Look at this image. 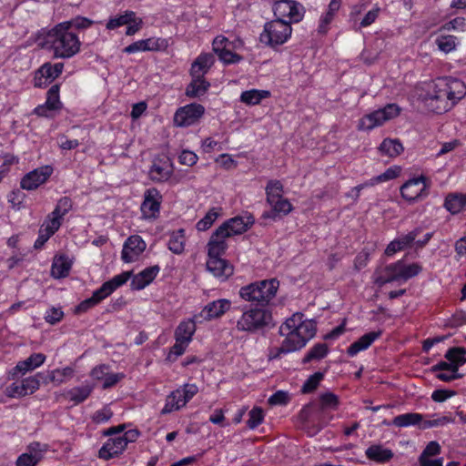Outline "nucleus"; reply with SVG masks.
I'll return each mask as SVG.
<instances>
[{
  "label": "nucleus",
  "instance_id": "1",
  "mask_svg": "<svg viewBox=\"0 0 466 466\" xmlns=\"http://www.w3.org/2000/svg\"><path fill=\"white\" fill-rule=\"evenodd\" d=\"M466 96L465 84L454 77H440L415 86L413 99L432 113L442 114L451 109Z\"/></svg>",
  "mask_w": 466,
  "mask_h": 466
},
{
  "label": "nucleus",
  "instance_id": "2",
  "mask_svg": "<svg viewBox=\"0 0 466 466\" xmlns=\"http://www.w3.org/2000/svg\"><path fill=\"white\" fill-rule=\"evenodd\" d=\"M302 313H294L280 327L279 334L285 336L281 346L278 349V353H289L302 349L309 340L316 335L317 323L313 319H304Z\"/></svg>",
  "mask_w": 466,
  "mask_h": 466
},
{
  "label": "nucleus",
  "instance_id": "3",
  "mask_svg": "<svg viewBox=\"0 0 466 466\" xmlns=\"http://www.w3.org/2000/svg\"><path fill=\"white\" fill-rule=\"evenodd\" d=\"M68 23H59L46 34L43 47L53 51L55 58L67 59L80 51L77 35L67 29Z\"/></svg>",
  "mask_w": 466,
  "mask_h": 466
},
{
  "label": "nucleus",
  "instance_id": "4",
  "mask_svg": "<svg viewBox=\"0 0 466 466\" xmlns=\"http://www.w3.org/2000/svg\"><path fill=\"white\" fill-rule=\"evenodd\" d=\"M279 287L277 279L256 281L240 288L239 297L252 306L268 308Z\"/></svg>",
  "mask_w": 466,
  "mask_h": 466
},
{
  "label": "nucleus",
  "instance_id": "5",
  "mask_svg": "<svg viewBox=\"0 0 466 466\" xmlns=\"http://www.w3.org/2000/svg\"><path fill=\"white\" fill-rule=\"evenodd\" d=\"M275 324L269 308L253 306L245 307L238 319L236 328L238 331L256 333Z\"/></svg>",
  "mask_w": 466,
  "mask_h": 466
},
{
  "label": "nucleus",
  "instance_id": "6",
  "mask_svg": "<svg viewBox=\"0 0 466 466\" xmlns=\"http://www.w3.org/2000/svg\"><path fill=\"white\" fill-rule=\"evenodd\" d=\"M292 27L289 22L276 18L264 25V29L259 35L260 43L276 48L285 44L290 37Z\"/></svg>",
  "mask_w": 466,
  "mask_h": 466
},
{
  "label": "nucleus",
  "instance_id": "7",
  "mask_svg": "<svg viewBox=\"0 0 466 466\" xmlns=\"http://www.w3.org/2000/svg\"><path fill=\"white\" fill-rule=\"evenodd\" d=\"M374 283L381 287L386 283L399 284L408 280V262L402 258L385 267H379L373 273Z\"/></svg>",
  "mask_w": 466,
  "mask_h": 466
},
{
  "label": "nucleus",
  "instance_id": "8",
  "mask_svg": "<svg viewBox=\"0 0 466 466\" xmlns=\"http://www.w3.org/2000/svg\"><path fill=\"white\" fill-rule=\"evenodd\" d=\"M400 113V108L397 104H388L384 107L374 110L360 118L359 129L372 130L377 127L382 126L385 122L395 118Z\"/></svg>",
  "mask_w": 466,
  "mask_h": 466
},
{
  "label": "nucleus",
  "instance_id": "9",
  "mask_svg": "<svg viewBox=\"0 0 466 466\" xmlns=\"http://www.w3.org/2000/svg\"><path fill=\"white\" fill-rule=\"evenodd\" d=\"M253 223L254 218L252 215L246 217L237 216L221 224L216 229V235H222V237L228 238L234 235H240L247 231Z\"/></svg>",
  "mask_w": 466,
  "mask_h": 466
},
{
  "label": "nucleus",
  "instance_id": "10",
  "mask_svg": "<svg viewBox=\"0 0 466 466\" xmlns=\"http://www.w3.org/2000/svg\"><path fill=\"white\" fill-rule=\"evenodd\" d=\"M205 113L200 104L192 103L179 107L174 116V123L177 127H189L195 124Z\"/></svg>",
  "mask_w": 466,
  "mask_h": 466
},
{
  "label": "nucleus",
  "instance_id": "11",
  "mask_svg": "<svg viewBox=\"0 0 466 466\" xmlns=\"http://www.w3.org/2000/svg\"><path fill=\"white\" fill-rule=\"evenodd\" d=\"M230 300L226 299L211 301L199 313L195 314V320L203 323L204 321L218 319L230 309Z\"/></svg>",
  "mask_w": 466,
  "mask_h": 466
},
{
  "label": "nucleus",
  "instance_id": "12",
  "mask_svg": "<svg viewBox=\"0 0 466 466\" xmlns=\"http://www.w3.org/2000/svg\"><path fill=\"white\" fill-rule=\"evenodd\" d=\"M161 201L162 196L157 188L147 189L144 194V201L140 207L143 217L146 218H156L159 213Z\"/></svg>",
  "mask_w": 466,
  "mask_h": 466
},
{
  "label": "nucleus",
  "instance_id": "13",
  "mask_svg": "<svg viewBox=\"0 0 466 466\" xmlns=\"http://www.w3.org/2000/svg\"><path fill=\"white\" fill-rule=\"evenodd\" d=\"M52 167L45 166L27 173L21 180L23 189L34 190L44 184L52 174Z\"/></svg>",
  "mask_w": 466,
  "mask_h": 466
},
{
  "label": "nucleus",
  "instance_id": "14",
  "mask_svg": "<svg viewBox=\"0 0 466 466\" xmlns=\"http://www.w3.org/2000/svg\"><path fill=\"white\" fill-rule=\"evenodd\" d=\"M145 248L146 243L139 236H130L124 244L121 258L127 263L133 262Z\"/></svg>",
  "mask_w": 466,
  "mask_h": 466
},
{
  "label": "nucleus",
  "instance_id": "15",
  "mask_svg": "<svg viewBox=\"0 0 466 466\" xmlns=\"http://www.w3.org/2000/svg\"><path fill=\"white\" fill-rule=\"evenodd\" d=\"M431 185V179L423 175L410 177V204L425 198Z\"/></svg>",
  "mask_w": 466,
  "mask_h": 466
},
{
  "label": "nucleus",
  "instance_id": "16",
  "mask_svg": "<svg viewBox=\"0 0 466 466\" xmlns=\"http://www.w3.org/2000/svg\"><path fill=\"white\" fill-rule=\"evenodd\" d=\"M64 65L62 63H50L44 64L36 72L35 77V86L42 87L46 85V82H51L62 73Z\"/></svg>",
  "mask_w": 466,
  "mask_h": 466
},
{
  "label": "nucleus",
  "instance_id": "17",
  "mask_svg": "<svg viewBox=\"0 0 466 466\" xmlns=\"http://www.w3.org/2000/svg\"><path fill=\"white\" fill-rule=\"evenodd\" d=\"M339 404V398L332 392H325L319 396L318 404H309L302 409L300 417L307 419L309 409H315L317 411L324 412L326 410H336Z\"/></svg>",
  "mask_w": 466,
  "mask_h": 466
},
{
  "label": "nucleus",
  "instance_id": "18",
  "mask_svg": "<svg viewBox=\"0 0 466 466\" xmlns=\"http://www.w3.org/2000/svg\"><path fill=\"white\" fill-rule=\"evenodd\" d=\"M267 202L271 207V209L265 211L262 214L261 218L263 219H271L275 221L288 215L292 210V205L287 198H277L274 200L271 199L268 200Z\"/></svg>",
  "mask_w": 466,
  "mask_h": 466
},
{
  "label": "nucleus",
  "instance_id": "19",
  "mask_svg": "<svg viewBox=\"0 0 466 466\" xmlns=\"http://www.w3.org/2000/svg\"><path fill=\"white\" fill-rule=\"evenodd\" d=\"M207 269L222 281L228 279L234 271L233 266L221 258H208Z\"/></svg>",
  "mask_w": 466,
  "mask_h": 466
},
{
  "label": "nucleus",
  "instance_id": "20",
  "mask_svg": "<svg viewBox=\"0 0 466 466\" xmlns=\"http://www.w3.org/2000/svg\"><path fill=\"white\" fill-rule=\"evenodd\" d=\"M126 448V442L122 441L120 436L110 438L98 451V457L107 461L121 454Z\"/></svg>",
  "mask_w": 466,
  "mask_h": 466
},
{
  "label": "nucleus",
  "instance_id": "21",
  "mask_svg": "<svg viewBox=\"0 0 466 466\" xmlns=\"http://www.w3.org/2000/svg\"><path fill=\"white\" fill-rule=\"evenodd\" d=\"M46 360V355L43 353H33L25 360L19 361L13 369L12 376L15 377L16 372L25 374L40 367Z\"/></svg>",
  "mask_w": 466,
  "mask_h": 466
},
{
  "label": "nucleus",
  "instance_id": "22",
  "mask_svg": "<svg viewBox=\"0 0 466 466\" xmlns=\"http://www.w3.org/2000/svg\"><path fill=\"white\" fill-rule=\"evenodd\" d=\"M381 333V330H378L364 334L348 348V355L353 357L360 351L368 349L377 339L380 337Z\"/></svg>",
  "mask_w": 466,
  "mask_h": 466
},
{
  "label": "nucleus",
  "instance_id": "23",
  "mask_svg": "<svg viewBox=\"0 0 466 466\" xmlns=\"http://www.w3.org/2000/svg\"><path fill=\"white\" fill-rule=\"evenodd\" d=\"M172 173L173 168L171 164L162 160L154 161L149 169L150 178L157 182L167 181L171 177Z\"/></svg>",
  "mask_w": 466,
  "mask_h": 466
},
{
  "label": "nucleus",
  "instance_id": "24",
  "mask_svg": "<svg viewBox=\"0 0 466 466\" xmlns=\"http://www.w3.org/2000/svg\"><path fill=\"white\" fill-rule=\"evenodd\" d=\"M192 81L187 85L186 88V96L188 97H199L206 94L208 87L210 86L202 75H191Z\"/></svg>",
  "mask_w": 466,
  "mask_h": 466
},
{
  "label": "nucleus",
  "instance_id": "25",
  "mask_svg": "<svg viewBox=\"0 0 466 466\" xmlns=\"http://www.w3.org/2000/svg\"><path fill=\"white\" fill-rule=\"evenodd\" d=\"M228 237H222V235H216V230L212 234L208 243V258H220L228 248L225 239Z\"/></svg>",
  "mask_w": 466,
  "mask_h": 466
},
{
  "label": "nucleus",
  "instance_id": "26",
  "mask_svg": "<svg viewBox=\"0 0 466 466\" xmlns=\"http://www.w3.org/2000/svg\"><path fill=\"white\" fill-rule=\"evenodd\" d=\"M365 455L370 461L384 463L393 457V452L390 449L383 448L382 445L374 444L366 450Z\"/></svg>",
  "mask_w": 466,
  "mask_h": 466
},
{
  "label": "nucleus",
  "instance_id": "27",
  "mask_svg": "<svg viewBox=\"0 0 466 466\" xmlns=\"http://www.w3.org/2000/svg\"><path fill=\"white\" fill-rule=\"evenodd\" d=\"M197 323H198V321L195 320V315L192 319L187 321H182L176 329V340H181L189 343L192 339V336L196 331Z\"/></svg>",
  "mask_w": 466,
  "mask_h": 466
},
{
  "label": "nucleus",
  "instance_id": "28",
  "mask_svg": "<svg viewBox=\"0 0 466 466\" xmlns=\"http://www.w3.org/2000/svg\"><path fill=\"white\" fill-rule=\"evenodd\" d=\"M182 392L183 390L181 389H177L167 396L166 405L162 410L163 414L179 410L187 403V398H185Z\"/></svg>",
  "mask_w": 466,
  "mask_h": 466
},
{
  "label": "nucleus",
  "instance_id": "29",
  "mask_svg": "<svg viewBox=\"0 0 466 466\" xmlns=\"http://www.w3.org/2000/svg\"><path fill=\"white\" fill-rule=\"evenodd\" d=\"M433 232H424L423 228L419 227L410 231V250L422 248L432 238Z\"/></svg>",
  "mask_w": 466,
  "mask_h": 466
},
{
  "label": "nucleus",
  "instance_id": "30",
  "mask_svg": "<svg viewBox=\"0 0 466 466\" xmlns=\"http://www.w3.org/2000/svg\"><path fill=\"white\" fill-rule=\"evenodd\" d=\"M215 62L214 56L210 53L201 54L198 56V58L194 61L191 66L190 74L191 75H204L208 71V69L213 66Z\"/></svg>",
  "mask_w": 466,
  "mask_h": 466
},
{
  "label": "nucleus",
  "instance_id": "31",
  "mask_svg": "<svg viewBox=\"0 0 466 466\" xmlns=\"http://www.w3.org/2000/svg\"><path fill=\"white\" fill-rule=\"evenodd\" d=\"M132 276V271H124L112 278L110 280L106 281L99 288L106 297L113 293L117 288L124 285Z\"/></svg>",
  "mask_w": 466,
  "mask_h": 466
},
{
  "label": "nucleus",
  "instance_id": "32",
  "mask_svg": "<svg viewBox=\"0 0 466 466\" xmlns=\"http://www.w3.org/2000/svg\"><path fill=\"white\" fill-rule=\"evenodd\" d=\"M466 206V195L462 193L449 194L444 202V207L451 214L459 213Z\"/></svg>",
  "mask_w": 466,
  "mask_h": 466
},
{
  "label": "nucleus",
  "instance_id": "33",
  "mask_svg": "<svg viewBox=\"0 0 466 466\" xmlns=\"http://www.w3.org/2000/svg\"><path fill=\"white\" fill-rule=\"evenodd\" d=\"M71 265V261L65 256L55 258L52 264L51 275L55 279L65 278L69 274Z\"/></svg>",
  "mask_w": 466,
  "mask_h": 466
},
{
  "label": "nucleus",
  "instance_id": "34",
  "mask_svg": "<svg viewBox=\"0 0 466 466\" xmlns=\"http://www.w3.org/2000/svg\"><path fill=\"white\" fill-rule=\"evenodd\" d=\"M379 150L384 156L395 157L404 150V147L399 139L385 138L380 145Z\"/></svg>",
  "mask_w": 466,
  "mask_h": 466
},
{
  "label": "nucleus",
  "instance_id": "35",
  "mask_svg": "<svg viewBox=\"0 0 466 466\" xmlns=\"http://www.w3.org/2000/svg\"><path fill=\"white\" fill-rule=\"evenodd\" d=\"M270 96L267 90L250 89L241 93L240 101L248 106L258 105L262 99Z\"/></svg>",
  "mask_w": 466,
  "mask_h": 466
},
{
  "label": "nucleus",
  "instance_id": "36",
  "mask_svg": "<svg viewBox=\"0 0 466 466\" xmlns=\"http://www.w3.org/2000/svg\"><path fill=\"white\" fill-rule=\"evenodd\" d=\"M93 390V387L90 385H82L79 387H75L68 391H66V396L68 400L73 401L75 404L81 403L85 401L88 396L91 394Z\"/></svg>",
  "mask_w": 466,
  "mask_h": 466
},
{
  "label": "nucleus",
  "instance_id": "37",
  "mask_svg": "<svg viewBox=\"0 0 466 466\" xmlns=\"http://www.w3.org/2000/svg\"><path fill=\"white\" fill-rule=\"evenodd\" d=\"M168 249L175 254H181L185 248V230L178 229L170 235Z\"/></svg>",
  "mask_w": 466,
  "mask_h": 466
},
{
  "label": "nucleus",
  "instance_id": "38",
  "mask_svg": "<svg viewBox=\"0 0 466 466\" xmlns=\"http://www.w3.org/2000/svg\"><path fill=\"white\" fill-rule=\"evenodd\" d=\"M106 297L104 295L100 289L95 290L92 296L85 300H83L79 305L76 306L75 312L76 313H83L87 311L89 309L97 305L100 301H102Z\"/></svg>",
  "mask_w": 466,
  "mask_h": 466
},
{
  "label": "nucleus",
  "instance_id": "39",
  "mask_svg": "<svg viewBox=\"0 0 466 466\" xmlns=\"http://www.w3.org/2000/svg\"><path fill=\"white\" fill-rule=\"evenodd\" d=\"M329 348L326 343L315 344L309 351L305 355L302 363H309L312 360H319L327 356Z\"/></svg>",
  "mask_w": 466,
  "mask_h": 466
},
{
  "label": "nucleus",
  "instance_id": "40",
  "mask_svg": "<svg viewBox=\"0 0 466 466\" xmlns=\"http://www.w3.org/2000/svg\"><path fill=\"white\" fill-rule=\"evenodd\" d=\"M449 361L453 362L457 369L466 362V349L454 347L447 350L444 356Z\"/></svg>",
  "mask_w": 466,
  "mask_h": 466
},
{
  "label": "nucleus",
  "instance_id": "41",
  "mask_svg": "<svg viewBox=\"0 0 466 466\" xmlns=\"http://www.w3.org/2000/svg\"><path fill=\"white\" fill-rule=\"evenodd\" d=\"M220 215V208H210L205 217L201 218L196 225V228L198 231H205L208 229L213 223L216 221V219Z\"/></svg>",
  "mask_w": 466,
  "mask_h": 466
},
{
  "label": "nucleus",
  "instance_id": "42",
  "mask_svg": "<svg viewBox=\"0 0 466 466\" xmlns=\"http://www.w3.org/2000/svg\"><path fill=\"white\" fill-rule=\"evenodd\" d=\"M134 18L135 12L127 10L123 15L110 18L106 23V28L113 30L119 26L127 25V24H130V21H132Z\"/></svg>",
  "mask_w": 466,
  "mask_h": 466
},
{
  "label": "nucleus",
  "instance_id": "43",
  "mask_svg": "<svg viewBox=\"0 0 466 466\" xmlns=\"http://www.w3.org/2000/svg\"><path fill=\"white\" fill-rule=\"evenodd\" d=\"M74 375V370L71 367H66L62 370L56 369L49 372L48 380L56 384H61L66 381V379L72 378Z\"/></svg>",
  "mask_w": 466,
  "mask_h": 466
},
{
  "label": "nucleus",
  "instance_id": "44",
  "mask_svg": "<svg viewBox=\"0 0 466 466\" xmlns=\"http://www.w3.org/2000/svg\"><path fill=\"white\" fill-rule=\"evenodd\" d=\"M283 193V185L279 180H269L266 187L267 201L281 198Z\"/></svg>",
  "mask_w": 466,
  "mask_h": 466
},
{
  "label": "nucleus",
  "instance_id": "45",
  "mask_svg": "<svg viewBox=\"0 0 466 466\" xmlns=\"http://www.w3.org/2000/svg\"><path fill=\"white\" fill-rule=\"evenodd\" d=\"M46 104L49 106V108L57 110L61 108V102L59 98V86L54 85L47 91L46 101Z\"/></svg>",
  "mask_w": 466,
  "mask_h": 466
},
{
  "label": "nucleus",
  "instance_id": "46",
  "mask_svg": "<svg viewBox=\"0 0 466 466\" xmlns=\"http://www.w3.org/2000/svg\"><path fill=\"white\" fill-rule=\"evenodd\" d=\"M64 215L61 211L55 208L51 214L48 215L47 220L43 226L50 228V233H56L61 226V220Z\"/></svg>",
  "mask_w": 466,
  "mask_h": 466
},
{
  "label": "nucleus",
  "instance_id": "47",
  "mask_svg": "<svg viewBox=\"0 0 466 466\" xmlns=\"http://www.w3.org/2000/svg\"><path fill=\"white\" fill-rule=\"evenodd\" d=\"M400 171H401L400 167L393 166V167H389L382 174L372 177L371 180L374 183V185L381 183V182L389 181V180H391V179L399 177L400 174Z\"/></svg>",
  "mask_w": 466,
  "mask_h": 466
},
{
  "label": "nucleus",
  "instance_id": "48",
  "mask_svg": "<svg viewBox=\"0 0 466 466\" xmlns=\"http://www.w3.org/2000/svg\"><path fill=\"white\" fill-rule=\"evenodd\" d=\"M322 379L323 373L320 371L310 375L301 388L302 393H309L315 390Z\"/></svg>",
  "mask_w": 466,
  "mask_h": 466
},
{
  "label": "nucleus",
  "instance_id": "49",
  "mask_svg": "<svg viewBox=\"0 0 466 466\" xmlns=\"http://www.w3.org/2000/svg\"><path fill=\"white\" fill-rule=\"evenodd\" d=\"M440 50L449 53L456 47V37L453 35H440L436 39Z\"/></svg>",
  "mask_w": 466,
  "mask_h": 466
},
{
  "label": "nucleus",
  "instance_id": "50",
  "mask_svg": "<svg viewBox=\"0 0 466 466\" xmlns=\"http://www.w3.org/2000/svg\"><path fill=\"white\" fill-rule=\"evenodd\" d=\"M249 419L247 425L249 429L254 430L260 425L264 419L263 410L259 407H254L248 413Z\"/></svg>",
  "mask_w": 466,
  "mask_h": 466
},
{
  "label": "nucleus",
  "instance_id": "51",
  "mask_svg": "<svg viewBox=\"0 0 466 466\" xmlns=\"http://www.w3.org/2000/svg\"><path fill=\"white\" fill-rule=\"evenodd\" d=\"M291 8L290 13H289L288 17L289 19V24L291 22L297 23L299 22L303 16H304V7L301 4H299L297 1L291 0L290 1Z\"/></svg>",
  "mask_w": 466,
  "mask_h": 466
},
{
  "label": "nucleus",
  "instance_id": "52",
  "mask_svg": "<svg viewBox=\"0 0 466 466\" xmlns=\"http://www.w3.org/2000/svg\"><path fill=\"white\" fill-rule=\"evenodd\" d=\"M290 1L291 0H279L275 3L273 10L277 18L284 20V18L288 17L291 8Z\"/></svg>",
  "mask_w": 466,
  "mask_h": 466
},
{
  "label": "nucleus",
  "instance_id": "53",
  "mask_svg": "<svg viewBox=\"0 0 466 466\" xmlns=\"http://www.w3.org/2000/svg\"><path fill=\"white\" fill-rule=\"evenodd\" d=\"M408 247V236L401 238L400 239L392 240L386 248L385 254L387 256H392L398 251L403 250Z\"/></svg>",
  "mask_w": 466,
  "mask_h": 466
},
{
  "label": "nucleus",
  "instance_id": "54",
  "mask_svg": "<svg viewBox=\"0 0 466 466\" xmlns=\"http://www.w3.org/2000/svg\"><path fill=\"white\" fill-rule=\"evenodd\" d=\"M145 40L147 43V51H162L165 50L168 46L167 40L161 37H150Z\"/></svg>",
  "mask_w": 466,
  "mask_h": 466
},
{
  "label": "nucleus",
  "instance_id": "55",
  "mask_svg": "<svg viewBox=\"0 0 466 466\" xmlns=\"http://www.w3.org/2000/svg\"><path fill=\"white\" fill-rule=\"evenodd\" d=\"M218 58L226 65L237 64L242 60V56L237 53L232 52L229 48L223 52H218Z\"/></svg>",
  "mask_w": 466,
  "mask_h": 466
},
{
  "label": "nucleus",
  "instance_id": "56",
  "mask_svg": "<svg viewBox=\"0 0 466 466\" xmlns=\"http://www.w3.org/2000/svg\"><path fill=\"white\" fill-rule=\"evenodd\" d=\"M432 420H423L420 413H410V425H417L420 430L433 428Z\"/></svg>",
  "mask_w": 466,
  "mask_h": 466
},
{
  "label": "nucleus",
  "instance_id": "57",
  "mask_svg": "<svg viewBox=\"0 0 466 466\" xmlns=\"http://www.w3.org/2000/svg\"><path fill=\"white\" fill-rule=\"evenodd\" d=\"M38 376H40V373L35 376L25 378L22 380L21 383L24 386L27 395L33 394L39 389L40 380L37 378Z\"/></svg>",
  "mask_w": 466,
  "mask_h": 466
},
{
  "label": "nucleus",
  "instance_id": "58",
  "mask_svg": "<svg viewBox=\"0 0 466 466\" xmlns=\"http://www.w3.org/2000/svg\"><path fill=\"white\" fill-rule=\"evenodd\" d=\"M65 23H68L66 25H67V29L69 30H72L75 28V29H86V28H88L92 24H93V21H91L90 19L88 18H86V17H81V16H78V17H76L70 21H66Z\"/></svg>",
  "mask_w": 466,
  "mask_h": 466
},
{
  "label": "nucleus",
  "instance_id": "59",
  "mask_svg": "<svg viewBox=\"0 0 466 466\" xmlns=\"http://www.w3.org/2000/svg\"><path fill=\"white\" fill-rule=\"evenodd\" d=\"M40 461L38 455H32L28 452L21 454L16 460V466H35Z\"/></svg>",
  "mask_w": 466,
  "mask_h": 466
},
{
  "label": "nucleus",
  "instance_id": "60",
  "mask_svg": "<svg viewBox=\"0 0 466 466\" xmlns=\"http://www.w3.org/2000/svg\"><path fill=\"white\" fill-rule=\"evenodd\" d=\"M441 445L437 441H431L426 445L419 459L437 456L441 453Z\"/></svg>",
  "mask_w": 466,
  "mask_h": 466
},
{
  "label": "nucleus",
  "instance_id": "61",
  "mask_svg": "<svg viewBox=\"0 0 466 466\" xmlns=\"http://www.w3.org/2000/svg\"><path fill=\"white\" fill-rule=\"evenodd\" d=\"M6 396L10 398H21L26 396V391L24 389L22 383H12L5 389Z\"/></svg>",
  "mask_w": 466,
  "mask_h": 466
},
{
  "label": "nucleus",
  "instance_id": "62",
  "mask_svg": "<svg viewBox=\"0 0 466 466\" xmlns=\"http://www.w3.org/2000/svg\"><path fill=\"white\" fill-rule=\"evenodd\" d=\"M464 324H466V312L461 310L455 312L451 318L448 319L446 326L451 328H458Z\"/></svg>",
  "mask_w": 466,
  "mask_h": 466
},
{
  "label": "nucleus",
  "instance_id": "63",
  "mask_svg": "<svg viewBox=\"0 0 466 466\" xmlns=\"http://www.w3.org/2000/svg\"><path fill=\"white\" fill-rule=\"evenodd\" d=\"M64 317V312L61 309L52 308L46 311L45 315V319L49 324H56L61 321Z\"/></svg>",
  "mask_w": 466,
  "mask_h": 466
},
{
  "label": "nucleus",
  "instance_id": "64",
  "mask_svg": "<svg viewBox=\"0 0 466 466\" xmlns=\"http://www.w3.org/2000/svg\"><path fill=\"white\" fill-rule=\"evenodd\" d=\"M231 42L223 35H218L215 37L212 43L213 51L215 54L218 52H223L229 48Z\"/></svg>",
  "mask_w": 466,
  "mask_h": 466
}]
</instances>
